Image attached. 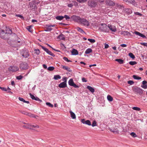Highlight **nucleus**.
Instances as JSON below:
<instances>
[{"label": "nucleus", "mask_w": 147, "mask_h": 147, "mask_svg": "<svg viewBox=\"0 0 147 147\" xmlns=\"http://www.w3.org/2000/svg\"><path fill=\"white\" fill-rule=\"evenodd\" d=\"M99 29L101 31L104 32H108L109 31L108 26L105 24H101L99 25Z\"/></svg>", "instance_id": "nucleus-1"}, {"label": "nucleus", "mask_w": 147, "mask_h": 147, "mask_svg": "<svg viewBox=\"0 0 147 147\" xmlns=\"http://www.w3.org/2000/svg\"><path fill=\"white\" fill-rule=\"evenodd\" d=\"M80 24L82 26L87 27L90 25V22L86 19L82 18Z\"/></svg>", "instance_id": "nucleus-2"}, {"label": "nucleus", "mask_w": 147, "mask_h": 147, "mask_svg": "<svg viewBox=\"0 0 147 147\" xmlns=\"http://www.w3.org/2000/svg\"><path fill=\"white\" fill-rule=\"evenodd\" d=\"M133 91L136 93L139 94L140 95H142L143 93V90L137 86H135L133 88Z\"/></svg>", "instance_id": "nucleus-3"}, {"label": "nucleus", "mask_w": 147, "mask_h": 147, "mask_svg": "<svg viewBox=\"0 0 147 147\" xmlns=\"http://www.w3.org/2000/svg\"><path fill=\"white\" fill-rule=\"evenodd\" d=\"M5 32L4 30H2L0 33V37L3 39L7 40L9 39V36Z\"/></svg>", "instance_id": "nucleus-4"}, {"label": "nucleus", "mask_w": 147, "mask_h": 147, "mask_svg": "<svg viewBox=\"0 0 147 147\" xmlns=\"http://www.w3.org/2000/svg\"><path fill=\"white\" fill-rule=\"evenodd\" d=\"M19 67L16 66H11L9 67L8 70L10 71L15 72L19 70Z\"/></svg>", "instance_id": "nucleus-5"}, {"label": "nucleus", "mask_w": 147, "mask_h": 147, "mask_svg": "<svg viewBox=\"0 0 147 147\" xmlns=\"http://www.w3.org/2000/svg\"><path fill=\"white\" fill-rule=\"evenodd\" d=\"M20 67L22 70L26 69H28V65L26 63H22L20 65Z\"/></svg>", "instance_id": "nucleus-6"}, {"label": "nucleus", "mask_w": 147, "mask_h": 147, "mask_svg": "<svg viewBox=\"0 0 147 147\" xmlns=\"http://www.w3.org/2000/svg\"><path fill=\"white\" fill-rule=\"evenodd\" d=\"M71 18L75 21L80 24L82 18H81L80 17L77 16L75 15H73L71 17Z\"/></svg>", "instance_id": "nucleus-7"}, {"label": "nucleus", "mask_w": 147, "mask_h": 147, "mask_svg": "<svg viewBox=\"0 0 147 147\" xmlns=\"http://www.w3.org/2000/svg\"><path fill=\"white\" fill-rule=\"evenodd\" d=\"M69 84L71 86H73L75 88H78L79 86L75 84L72 79H71L68 81Z\"/></svg>", "instance_id": "nucleus-8"}, {"label": "nucleus", "mask_w": 147, "mask_h": 147, "mask_svg": "<svg viewBox=\"0 0 147 147\" xmlns=\"http://www.w3.org/2000/svg\"><path fill=\"white\" fill-rule=\"evenodd\" d=\"M29 94L30 95V98L32 100H36L40 102H42V100H40L38 97H35L34 95L32 94L31 93H29Z\"/></svg>", "instance_id": "nucleus-9"}, {"label": "nucleus", "mask_w": 147, "mask_h": 147, "mask_svg": "<svg viewBox=\"0 0 147 147\" xmlns=\"http://www.w3.org/2000/svg\"><path fill=\"white\" fill-rule=\"evenodd\" d=\"M88 5L92 7H94L97 5L96 3L94 1H89Z\"/></svg>", "instance_id": "nucleus-10"}, {"label": "nucleus", "mask_w": 147, "mask_h": 147, "mask_svg": "<svg viewBox=\"0 0 147 147\" xmlns=\"http://www.w3.org/2000/svg\"><path fill=\"white\" fill-rule=\"evenodd\" d=\"M81 122L83 124H85L89 125H91V123L89 120L85 121L84 119H83L81 120Z\"/></svg>", "instance_id": "nucleus-11"}, {"label": "nucleus", "mask_w": 147, "mask_h": 147, "mask_svg": "<svg viewBox=\"0 0 147 147\" xmlns=\"http://www.w3.org/2000/svg\"><path fill=\"white\" fill-rule=\"evenodd\" d=\"M108 28L109 30L110 29L112 32H115L117 30L115 27L114 26L109 25Z\"/></svg>", "instance_id": "nucleus-12"}, {"label": "nucleus", "mask_w": 147, "mask_h": 147, "mask_svg": "<svg viewBox=\"0 0 147 147\" xmlns=\"http://www.w3.org/2000/svg\"><path fill=\"white\" fill-rule=\"evenodd\" d=\"M121 34L124 36L127 35L128 36H130L131 34V33L129 32L126 31H122Z\"/></svg>", "instance_id": "nucleus-13"}, {"label": "nucleus", "mask_w": 147, "mask_h": 147, "mask_svg": "<svg viewBox=\"0 0 147 147\" xmlns=\"http://www.w3.org/2000/svg\"><path fill=\"white\" fill-rule=\"evenodd\" d=\"M67 86L66 83L65 82H63L61 83L59 85V86L60 88H64L65 87Z\"/></svg>", "instance_id": "nucleus-14"}, {"label": "nucleus", "mask_w": 147, "mask_h": 147, "mask_svg": "<svg viewBox=\"0 0 147 147\" xmlns=\"http://www.w3.org/2000/svg\"><path fill=\"white\" fill-rule=\"evenodd\" d=\"M29 55L28 51V50H26L22 54V56L24 57H27Z\"/></svg>", "instance_id": "nucleus-15"}, {"label": "nucleus", "mask_w": 147, "mask_h": 147, "mask_svg": "<svg viewBox=\"0 0 147 147\" xmlns=\"http://www.w3.org/2000/svg\"><path fill=\"white\" fill-rule=\"evenodd\" d=\"M23 123L25 125H23V127L24 129H30V124L29 123Z\"/></svg>", "instance_id": "nucleus-16"}, {"label": "nucleus", "mask_w": 147, "mask_h": 147, "mask_svg": "<svg viewBox=\"0 0 147 147\" xmlns=\"http://www.w3.org/2000/svg\"><path fill=\"white\" fill-rule=\"evenodd\" d=\"M39 127L38 125L36 124L34 125H31L30 124V129H33V128H38Z\"/></svg>", "instance_id": "nucleus-17"}, {"label": "nucleus", "mask_w": 147, "mask_h": 147, "mask_svg": "<svg viewBox=\"0 0 147 147\" xmlns=\"http://www.w3.org/2000/svg\"><path fill=\"white\" fill-rule=\"evenodd\" d=\"M106 3L109 5H114V3L110 0H107L106 1Z\"/></svg>", "instance_id": "nucleus-18"}, {"label": "nucleus", "mask_w": 147, "mask_h": 147, "mask_svg": "<svg viewBox=\"0 0 147 147\" xmlns=\"http://www.w3.org/2000/svg\"><path fill=\"white\" fill-rule=\"evenodd\" d=\"M71 54L72 55H78V53L77 50L75 49H73L71 51Z\"/></svg>", "instance_id": "nucleus-19"}, {"label": "nucleus", "mask_w": 147, "mask_h": 147, "mask_svg": "<svg viewBox=\"0 0 147 147\" xmlns=\"http://www.w3.org/2000/svg\"><path fill=\"white\" fill-rule=\"evenodd\" d=\"M87 88L91 92L93 93L94 92V89L90 86H88L87 87Z\"/></svg>", "instance_id": "nucleus-20"}, {"label": "nucleus", "mask_w": 147, "mask_h": 147, "mask_svg": "<svg viewBox=\"0 0 147 147\" xmlns=\"http://www.w3.org/2000/svg\"><path fill=\"white\" fill-rule=\"evenodd\" d=\"M62 68L63 69L66 70L69 72H71V70L68 67L62 65Z\"/></svg>", "instance_id": "nucleus-21"}, {"label": "nucleus", "mask_w": 147, "mask_h": 147, "mask_svg": "<svg viewBox=\"0 0 147 147\" xmlns=\"http://www.w3.org/2000/svg\"><path fill=\"white\" fill-rule=\"evenodd\" d=\"M125 12L128 14H130L132 12L131 9L128 8L125 9Z\"/></svg>", "instance_id": "nucleus-22"}, {"label": "nucleus", "mask_w": 147, "mask_h": 147, "mask_svg": "<svg viewBox=\"0 0 147 147\" xmlns=\"http://www.w3.org/2000/svg\"><path fill=\"white\" fill-rule=\"evenodd\" d=\"M28 116H29L31 117H33L35 118H37L36 117H38V116L37 115H35L34 114H32L31 113H28V114L27 115Z\"/></svg>", "instance_id": "nucleus-23"}, {"label": "nucleus", "mask_w": 147, "mask_h": 147, "mask_svg": "<svg viewBox=\"0 0 147 147\" xmlns=\"http://www.w3.org/2000/svg\"><path fill=\"white\" fill-rule=\"evenodd\" d=\"M69 112L71 117L73 119H75L76 118V116L74 113L71 111H70Z\"/></svg>", "instance_id": "nucleus-24"}, {"label": "nucleus", "mask_w": 147, "mask_h": 147, "mask_svg": "<svg viewBox=\"0 0 147 147\" xmlns=\"http://www.w3.org/2000/svg\"><path fill=\"white\" fill-rule=\"evenodd\" d=\"M110 130L115 133H119V131L117 129H110Z\"/></svg>", "instance_id": "nucleus-25"}, {"label": "nucleus", "mask_w": 147, "mask_h": 147, "mask_svg": "<svg viewBox=\"0 0 147 147\" xmlns=\"http://www.w3.org/2000/svg\"><path fill=\"white\" fill-rule=\"evenodd\" d=\"M57 38L62 40H64L65 39L64 35L62 34H61L59 35L58 37Z\"/></svg>", "instance_id": "nucleus-26"}, {"label": "nucleus", "mask_w": 147, "mask_h": 147, "mask_svg": "<svg viewBox=\"0 0 147 147\" xmlns=\"http://www.w3.org/2000/svg\"><path fill=\"white\" fill-rule=\"evenodd\" d=\"M46 50L45 51L49 54V55L52 56H54V55L53 53L51 51L47 49H45Z\"/></svg>", "instance_id": "nucleus-27"}, {"label": "nucleus", "mask_w": 147, "mask_h": 147, "mask_svg": "<svg viewBox=\"0 0 147 147\" xmlns=\"http://www.w3.org/2000/svg\"><path fill=\"white\" fill-rule=\"evenodd\" d=\"M76 29L78 30V31L82 33H84V30L80 27H77L76 28Z\"/></svg>", "instance_id": "nucleus-28"}, {"label": "nucleus", "mask_w": 147, "mask_h": 147, "mask_svg": "<svg viewBox=\"0 0 147 147\" xmlns=\"http://www.w3.org/2000/svg\"><path fill=\"white\" fill-rule=\"evenodd\" d=\"M92 51V50L90 48L88 49L85 51V53L86 54H89L91 53Z\"/></svg>", "instance_id": "nucleus-29"}, {"label": "nucleus", "mask_w": 147, "mask_h": 147, "mask_svg": "<svg viewBox=\"0 0 147 147\" xmlns=\"http://www.w3.org/2000/svg\"><path fill=\"white\" fill-rule=\"evenodd\" d=\"M64 18V17L63 16H57L56 17V18L57 20H61L63 19Z\"/></svg>", "instance_id": "nucleus-30"}, {"label": "nucleus", "mask_w": 147, "mask_h": 147, "mask_svg": "<svg viewBox=\"0 0 147 147\" xmlns=\"http://www.w3.org/2000/svg\"><path fill=\"white\" fill-rule=\"evenodd\" d=\"M116 61L118 62L120 64H122L123 63V61L120 59H115Z\"/></svg>", "instance_id": "nucleus-31"}, {"label": "nucleus", "mask_w": 147, "mask_h": 147, "mask_svg": "<svg viewBox=\"0 0 147 147\" xmlns=\"http://www.w3.org/2000/svg\"><path fill=\"white\" fill-rule=\"evenodd\" d=\"M107 99L109 101H112L113 100V97L110 95H108L107 96Z\"/></svg>", "instance_id": "nucleus-32"}, {"label": "nucleus", "mask_w": 147, "mask_h": 147, "mask_svg": "<svg viewBox=\"0 0 147 147\" xmlns=\"http://www.w3.org/2000/svg\"><path fill=\"white\" fill-rule=\"evenodd\" d=\"M54 78L55 80H57L58 79H60L61 77L59 75H55L54 76Z\"/></svg>", "instance_id": "nucleus-33"}, {"label": "nucleus", "mask_w": 147, "mask_h": 147, "mask_svg": "<svg viewBox=\"0 0 147 147\" xmlns=\"http://www.w3.org/2000/svg\"><path fill=\"white\" fill-rule=\"evenodd\" d=\"M6 33L8 34H11L12 33V30L9 28L7 29L6 30Z\"/></svg>", "instance_id": "nucleus-34"}, {"label": "nucleus", "mask_w": 147, "mask_h": 147, "mask_svg": "<svg viewBox=\"0 0 147 147\" xmlns=\"http://www.w3.org/2000/svg\"><path fill=\"white\" fill-rule=\"evenodd\" d=\"M133 77L134 78V79L136 80H140L141 79V78L140 77H139L135 75H134L133 76Z\"/></svg>", "instance_id": "nucleus-35"}, {"label": "nucleus", "mask_w": 147, "mask_h": 147, "mask_svg": "<svg viewBox=\"0 0 147 147\" xmlns=\"http://www.w3.org/2000/svg\"><path fill=\"white\" fill-rule=\"evenodd\" d=\"M129 57L132 59H134L135 58L134 55L131 53H129Z\"/></svg>", "instance_id": "nucleus-36"}, {"label": "nucleus", "mask_w": 147, "mask_h": 147, "mask_svg": "<svg viewBox=\"0 0 147 147\" xmlns=\"http://www.w3.org/2000/svg\"><path fill=\"white\" fill-rule=\"evenodd\" d=\"M27 29L30 32H32V30L31 28V26H27Z\"/></svg>", "instance_id": "nucleus-37"}, {"label": "nucleus", "mask_w": 147, "mask_h": 147, "mask_svg": "<svg viewBox=\"0 0 147 147\" xmlns=\"http://www.w3.org/2000/svg\"><path fill=\"white\" fill-rule=\"evenodd\" d=\"M129 64H130L131 65H134L136 64H137V62L136 61H130L129 63Z\"/></svg>", "instance_id": "nucleus-38"}, {"label": "nucleus", "mask_w": 147, "mask_h": 147, "mask_svg": "<svg viewBox=\"0 0 147 147\" xmlns=\"http://www.w3.org/2000/svg\"><path fill=\"white\" fill-rule=\"evenodd\" d=\"M132 109L134 110L138 111H140V108L137 107H132Z\"/></svg>", "instance_id": "nucleus-39"}, {"label": "nucleus", "mask_w": 147, "mask_h": 147, "mask_svg": "<svg viewBox=\"0 0 147 147\" xmlns=\"http://www.w3.org/2000/svg\"><path fill=\"white\" fill-rule=\"evenodd\" d=\"M55 68L53 67H48L47 69L50 71H52L54 70Z\"/></svg>", "instance_id": "nucleus-40"}, {"label": "nucleus", "mask_w": 147, "mask_h": 147, "mask_svg": "<svg viewBox=\"0 0 147 147\" xmlns=\"http://www.w3.org/2000/svg\"><path fill=\"white\" fill-rule=\"evenodd\" d=\"M130 135L133 137L135 138L137 137L136 134L134 132H132L130 134Z\"/></svg>", "instance_id": "nucleus-41"}, {"label": "nucleus", "mask_w": 147, "mask_h": 147, "mask_svg": "<svg viewBox=\"0 0 147 147\" xmlns=\"http://www.w3.org/2000/svg\"><path fill=\"white\" fill-rule=\"evenodd\" d=\"M47 105L49 107L52 108L53 107V105L51 104L50 103L47 102L46 103Z\"/></svg>", "instance_id": "nucleus-42"}, {"label": "nucleus", "mask_w": 147, "mask_h": 147, "mask_svg": "<svg viewBox=\"0 0 147 147\" xmlns=\"http://www.w3.org/2000/svg\"><path fill=\"white\" fill-rule=\"evenodd\" d=\"M88 40L90 42L94 43L95 42V40L94 39H88Z\"/></svg>", "instance_id": "nucleus-43"}, {"label": "nucleus", "mask_w": 147, "mask_h": 147, "mask_svg": "<svg viewBox=\"0 0 147 147\" xmlns=\"http://www.w3.org/2000/svg\"><path fill=\"white\" fill-rule=\"evenodd\" d=\"M63 59L66 61H67L68 62H71V61L70 60H68L67 58L65 57H64L63 58Z\"/></svg>", "instance_id": "nucleus-44"}, {"label": "nucleus", "mask_w": 147, "mask_h": 147, "mask_svg": "<svg viewBox=\"0 0 147 147\" xmlns=\"http://www.w3.org/2000/svg\"><path fill=\"white\" fill-rule=\"evenodd\" d=\"M20 112L26 115H27L28 113V112L24 111H20Z\"/></svg>", "instance_id": "nucleus-45"}, {"label": "nucleus", "mask_w": 147, "mask_h": 147, "mask_svg": "<svg viewBox=\"0 0 147 147\" xmlns=\"http://www.w3.org/2000/svg\"><path fill=\"white\" fill-rule=\"evenodd\" d=\"M97 125L96 122L95 121H94L92 124V126L93 127H94L96 126Z\"/></svg>", "instance_id": "nucleus-46"}, {"label": "nucleus", "mask_w": 147, "mask_h": 147, "mask_svg": "<svg viewBox=\"0 0 147 147\" xmlns=\"http://www.w3.org/2000/svg\"><path fill=\"white\" fill-rule=\"evenodd\" d=\"M35 53L37 55H39L40 53V51L38 49H35L34 50Z\"/></svg>", "instance_id": "nucleus-47"}, {"label": "nucleus", "mask_w": 147, "mask_h": 147, "mask_svg": "<svg viewBox=\"0 0 147 147\" xmlns=\"http://www.w3.org/2000/svg\"><path fill=\"white\" fill-rule=\"evenodd\" d=\"M87 0H77V1L80 3H84L87 1Z\"/></svg>", "instance_id": "nucleus-48"}, {"label": "nucleus", "mask_w": 147, "mask_h": 147, "mask_svg": "<svg viewBox=\"0 0 147 147\" xmlns=\"http://www.w3.org/2000/svg\"><path fill=\"white\" fill-rule=\"evenodd\" d=\"M127 83L128 84L131 85L133 84L134 83V82L132 80H129L127 82Z\"/></svg>", "instance_id": "nucleus-49"}, {"label": "nucleus", "mask_w": 147, "mask_h": 147, "mask_svg": "<svg viewBox=\"0 0 147 147\" xmlns=\"http://www.w3.org/2000/svg\"><path fill=\"white\" fill-rule=\"evenodd\" d=\"M23 78V76L21 75H20L16 77V78L18 80H21Z\"/></svg>", "instance_id": "nucleus-50"}, {"label": "nucleus", "mask_w": 147, "mask_h": 147, "mask_svg": "<svg viewBox=\"0 0 147 147\" xmlns=\"http://www.w3.org/2000/svg\"><path fill=\"white\" fill-rule=\"evenodd\" d=\"M141 87L144 89H146L147 88V84L142 85Z\"/></svg>", "instance_id": "nucleus-51"}, {"label": "nucleus", "mask_w": 147, "mask_h": 147, "mask_svg": "<svg viewBox=\"0 0 147 147\" xmlns=\"http://www.w3.org/2000/svg\"><path fill=\"white\" fill-rule=\"evenodd\" d=\"M128 3L134 4L135 3V1L134 0H129Z\"/></svg>", "instance_id": "nucleus-52"}, {"label": "nucleus", "mask_w": 147, "mask_h": 147, "mask_svg": "<svg viewBox=\"0 0 147 147\" xmlns=\"http://www.w3.org/2000/svg\"><path fill=\"white\" fill-rule=\"evenodd\" d=\"M63 17H64V18H65L66 20H68L70 19V18L67 15H65Z\"/></svg>", "instance_id": "nucleus-53"}, {"label": "nucleus", "mask_w": 147, "mask_h": 147, "mask_svg": "<svg viewBox=\"0 0 147 147\" xmlns=\"http://www.w3.org/2000/svg\"><path fill=\"white\" fill-rule=\"evenodd\" d=\"M16 16L18 17H19L20 18H21L22 19H24V18L23 17L20 15H16Z\"/></svg>", "instance_id": "nucleus-54"}, {"label": "nucleus", "mask_w": 147, "mask_h": 147, "mask_svg": "<svg viewBox=\"0 0 147 147\" xmlns=\"http://www.w3.org/2000/svg\"><path fill=\"white\" fill-rule=\"evenodd\" d=\"M140 45H143L144 46L147 47V43L145 42H141L140 43Z\"/></svg>", "instance_id": "nucleus-55"}, {"label": "nucleus", "mask_w": 147, "mask_h": 147, "mask_svg": "<svg viewBox=\"0 0 147 147\" xmlns=\"http://www.w3.org/2000/svg\"><path fill=\"white\" fill-rule=\"evenodd\" d=\"M134 13L136 15H139L140 16H141L142 15V14L141 13L137 12H134Z\"/></svg>", "instance_id": "nucleus-56"}, {"label": "nucleus", "mask_w": 147, "mask_h": 147, "mask_svg": "<svg viewBox=\"0 0 147 147\" xmlns=\"http://www.w3.org/2000/svg\"><path fill=\"white\" fill-rule=\"evenodd\" d=\"M117 7L118 8L121 9H123L124 7L123 6H121V5H118L117 6Z\"/></svg>", "instance_id": "nucleus-57"}, {"label": "nucleus", "mask_w": 147, "mask_h": 147, "mask_svg": "<svg viewBox=\"0 0 147 147\" xmlns=\"http://www.w3.org/2000/svg\"><path fill=\"white\" fill-rule=\"evenodd\" d=\"M18 99L20 101H22V102H24L25 100L23 98H21V97H19L18 98Z\"/></svg>", "instance_id": "nucleus-58"}, {"label": "nucleus", "mask_w": 147, "mask_h": 147, "mask_svg": "<svg viewBox=\"0 0 147 147\" xmlns=\"http://www.w3.org/2000/svg\"><path fill=\"white\" fill-rule=\"evenodd\" d=\"M134 34L137 35L139 36H140V34L141 33L137 31H135L134 32Z\"/></svg>", "instance_id": "nucleus-59"}, {"label": "nucleus", "mask_w": 147, "mask_h": 147, "mask_svg": "<svg viewBox=\"0 0 147 147\" xmlns=\"http://www.w3.org/2000/svg\"><path fill=\"white\" fill-rule=\"evenodd\" d=\"M1 89L2 90L4 91H7V89L5 87H1Z\"/></svg>", "instance_id": "nucleus-60"}, {"label": "nucleus", "mask_w": 147, "mask_h": 147, "mask_svg": "<svg viewBox=\"0 0 147 147\" xmlns=\"http://www.w3.org/2000/svg\"><path fill=\"white\" fill-rule=\"evenodd\" d=\"M82 81L84 82H87V80L84 78H82Z\"/></svg>", "instance_id": "nucleus-61"}, {"label": "nucleus", "mask_w": 147, "mask_h": 147, "mask_svg": "<svg viewBox=\"0 0 147 147\" xmlns=\"http://www.w3.org/2000/svg\"><path fill=\"white\" fill-rule=\"evenodd\" d=\"M120 46L123 47H127V45L125 44H122L120 45Z\"/></svg>", "instance_id": "nucleus-62"}, {"label": "nucleus", "mask_w": 147, "mask_h": 147, "mask_svg": "<svg viewBox=\"0 0 147 147\" xmlns=\"http://www.w3.org/2000/svg\"><path fill=\"white\" fill-rule=\"evenodd\" d=\"M146 84H147V82L145 80L143 81L142 82V85Z\"/></svg>", "instance_id": "nucleus-63"}, {"label": "nucleus", "mask_w": 147, "mask_h": 147, "mask_svg": "<svg viewBox=\"0 0 147 147\" xmlns=\"http://www.w3.org/2000/svg\"><path fill=\"white\" fill-rule=\"evenodd\" d=\"M140 36L143 38H146V36L144 34H140Z\"/></svg>", "instance_id": "nucleus-64"}]
</instances>
